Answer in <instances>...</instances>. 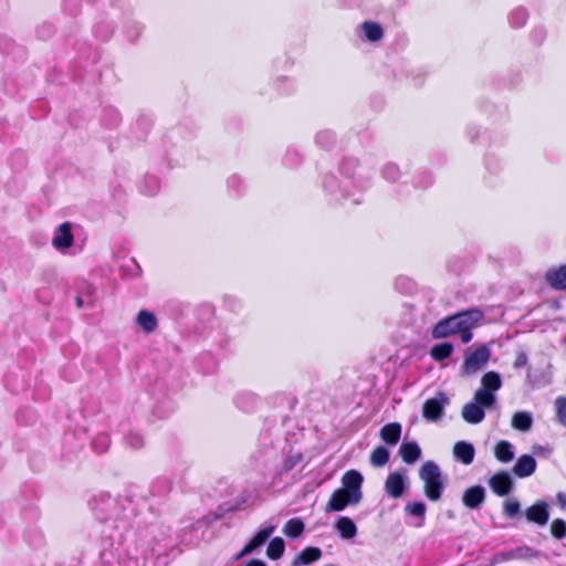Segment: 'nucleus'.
Listing matches in <instances>:
<instances>
[{
  "mask_svg": "<svg viewBox=\"0 0 566 566\" xmlns=\"http://www.w3.org/2000/svg\"><path fill=\"white\" fill-rule=\"evenodd\" d=\"M304 527L305 525L301 518H291L284 525L283 533L289 537L296 538L303 534Z\"/></svg>",
  "mask_w": 566,
  "mask_h": 566,
  "instance_id": "27",
  "label": "nucleus"
},
{
  "mask_svg": "<svg viewBox=\"0 0 566 566\" xmlns=\"http://www.w3.org/2000/svg\"><path fill=\"white\" fill-rule=\"evenodd\" d=\"M379 436L386 443L395 446L401 437V424L398 422L387 423L380 429Z\"/></svg>",
  "mask_w": 566,
  "mask_h": 566,
  "instance_id": "14",
  "label": "nucleus"
},
{
  "mask_svg": "<svg viewBox=\"0 0 566 566\" xmlns=\"http://www.w3.org/2000/svg\"><path fill=\"white\" fill-rule=\"evenodd\" d=\"M335 530L344 539H352L357 534V526L354 521L347 516H340L335 523Z\"/></svg>",
  "mask_w": 566,
  "mask_h": 566,
  "instance_id": "16",
  "label": "nucleus"
},
{
  "mask_svg": "<svg viewBox=\"0 0 566 566\" xmlns=\"http://www.w3.org/2000/svg\"><path fill=\"white\" fill-rule=\"evenodd\" d=\"M522 548L509 551V552H502L495 555L494 559L495 562H506L514 558H521L523 557Z\"/></svg>",
  "mask_w": 566,
  "mask_h": 566,
  "instance_id": "38",
  "label": "nucleus"
},
{
  "mask_svg": "<svg viewBox=\"0 0 566 566\" xmlns=\"http://www.w3.org/2000/svg\"><path fill=\"white\" fill-rule=\"evenodd\" d=\"M525 517L528 522L545 525L549 518L548 504L543 500L535 502L525 511Z\"/></svg>",
  "mask_w": 566,
  "mask_h": 566,
  "instance_id": "9",
  "label": "nucleus"
},
{
  "mask_svg": "<svg viewBox=\"0 0 566 566\" xmlns=\"http://www.w3.org/2000/svg\"><path fill=\"white\" fill-rule=\"evenodd\" d=\"M536 467V460L532 455L523 454L516 460L513 467V473L517 478H527L535 472Z\"/></svg>",
  "mask_w": 566,
  "mask_h": 566,
  "instance_id": "12",
  "label": "nucleus"
},
{
  "mask_svg": "<svg viewBox=\"0 0 566 566\" xmlns=\"http://www.w3.org/2000/svg\"><path fill=\"white\" fill-rule=\"evenodd\" d=\"M526 20L527 11L524 8L515 9L510 15V23L515 28L523 27Z\"/></svg>",
  "mask_w": 566,
  "mask_h": 566,
  "instance_id": "35",
  "label": "nucleus"
},
{
  "mask_svg": "<svg viewBox=\"0 0 566 566\" xmlns=\"http://www.w3.org/2000/svg\"><path fill=\"white\" fill-rule=\"evenodd\" d=\"M76 305H77L78 307H82V305H83V301H82V298H81V297H77V298H76Z\"/></svg>",
  "mask_w": 566,
  "mask_h": 566,
  "instance_id": "46",
  "label": "nucleus"
},
{
  "mask_svg": "<svg viewBox=\"0 0 566 566\" xmlns=\"http://www.w3.org/2000/svg\"><path fill=\"white\" fill-rule=\"evenodd\" d=\"M111 443L109 436L107 433H98L92 440V448L97 453H103L107 451Z\"/></svg>",
  "mask_w": 566,
  "mask_h": 566,
  "instance_id": "33",
  "label": "nucleus"
},
{
  "mask_svg": "<svg viewBox=\"0 0 566 566\" xmlns=\"http://www.w3.org/2000/svg\"><path fill=\"white\" fill-rule=\"evenodd\" d=\"M454 457L463 464H471L474 460V447L465 441H459L453 448Z\"/></svg>",
  "mask_w": 566,
  "mask_h": 566,
  "instance_id": "15",
  "label": "nucleus"
},
{
  "mask_svg": "<svg viewBox=\"0 0 566 566\" xmlns=\"http://www.w3.org/2000/svg\"><path fill=\"white\" fill-rule=\"evenodd\" d=\"M390 453L387 448L379 446L370 454V463L375 468H382L389 461Z\"/></svg>",
  "mask_w": 566,
  "mask_h": 566,
  "instance_id": "29",
  "label": "nucleus"
},
{
  "mask_svg": "<svg viewBox=\"0 0 566 566\" xmlns=\"http://www.w3.org/2000/svg\"><path fill=\"white\" fill-rule=\"evenodd\" d=\"M486 497L485 489L482 485L468 488L462 495V503L470 510H479Z\"/></svg>",
  "mask_w": 566,
  "mask_h": 566,
  "instance_id": "8",
  "label": "nucleus"
},
{
  "mask_svg": "<svg viewBox=\"0 0 566 566\" xmlns=\"http://www.w3.org/2000/svg\"><path fill=\"white\" fill-rule=\"evenodd\" d=\"M405 511L407 514L411 516L419 517L421 520V523H419V526L423 524L427 506L423 502H412L408 503L405 506Z\"/></svg>",
  "mask_w": 566,
  "mask_h": 566,
  "instance_id": "31",
  "label": "nucleus"
},
{
  "mask_svg": "<svg viewBox=\"0 0 566 566\" xmlns=\"http://www.w3.org/2000/svg\"><path fill=\"white\" fill-rule=\"evenodd\" d=\"M454 350V347L451 343L443 342L434 345L430 349V356L436 361H442L447 358H449Z\"/></svg>",
  "mask_w": 566,
  "mask_h": 566,
  "instance_id": "24",
  "label": "nucleus"
},
{
  "mask_svg": "<svg viewBox=\"0 0 566 566\" xmlns=\"http://www.w3.org/2000/svg\"><path fill=\"white\" fill-rule=\"evenodd\" d=\"M556 417L564 427H566V397H558L555 400Z\"/></svg>",
  "mask_w": 566,
  "mask_h": 566,
  "instance_id": "36",
  "label": "nucleus"
},
{
  "mask_svg": "<svg viewBox=\"0 0 566 566\" xmlns=\"http://www.w3.org/2000/svg\"><path fill=\"white\" fill-rule=\"evenodd\" d=\"M361 28L365 36L371 42L379 41L384 35L382 28L376 22L366 21L361 24Z\"/></svg>",
  "mask_w": 566,
  "mask_h": 566,
  "instance_id": "28",
  "label": "nucleus"
},
{
  "mask_svg": "<svg viewBox=\"0 0 566 566\" xmlns=\"http://www.w3.org/2000/svg\"><path fill=\"white\" fill-rule=\"evenodd\" d=\"M127 444L130 446L133 449H139L144 444L143 437L137 432H130L126 437Z\"/></svg>",
  "mask_w": 566,
  "mask_h": 566,
  "instance_id": "40",
  "label": "nucleus"
},
{
  "mask_svg": "<svg viewBox=\"0 0 566 566\" xmlns=\"http://www.w3.org/2000/svg\"><path fill=\"white\" fill-rule=\"evenodd\" d=\"M533 418L530 412L518 411L513 415L512 427L520 431H528L532 428Z\"/></svg>",
  "mask_w": 566,
  "mask_h": 566,
  "instance_id": "23",
  "label": "nucleus"
},
{
  "mask_svg": "<svg viewBox=\"0 0 566 566\" xmlns=\"http://www.w3.org/2000/svg\"><path fill=\"white\" fill-rule=\"evenodd\" d=\"M474 403L481 408H494L496 402V396L494 392L486 390L485 388H479L474 394Z\"/></svg>",
  "mask_w": 566,
  "mask_h": 566,
  "instance_id": "22",
  "label": "nucleus"
},
{
  "mask_svg": "<svg viewBox=\"0 0 566 566\" xmlns=\"http://www.w3.org/2000/svg\"><path fill=\"white\" fill-rule=\"evenodd\" d=\"M245 566H268V565L261 559H251L247 563Z\"/></svg>",
  "mask_w": 566,
  "mask_h": 566,
  "instance_id": "44",
  "label": "nucleus"
},
{
  "mask_svg": "<svg viewBox=\"0 0 566 566\" xmlns=\"http://www.w3.org/2000/svg\"><path fill=\"white\" fill-rule=\"evenodd\" d=\"M449 405L446 392L439 391L433 398L427 399L422 407V416L426 420L436 422L443 416L444 408Z\"/></svg>",
  "mask_w": 566,
  "mask_h": 566,
  "instance_id": "4",
  "label": "nucleus"
},
{
  "mask_svg": "<svg viewBox=\"0 0 566 566\" xmlns=\"http://www.w3.org/2000/svg\"><path fill=\"white\" fill-rule=\"evenodd\" d=\"M250 553H245V546L234 556V560H239L240 558L249 555Z\"/></svg>",
  "mask_w": 566,
  "mask_h": 566,
  "instance_id": "45",
  "label": "nucleus"
},
{
  "mask_svg": "<svg viewBox=\"0 0 566 566\" xmlns=\"http://www.w3.org/2000/svg\"><path fill=\"white\" fill-rule=\"evenodd\" d=\"M546 281L555 290H566V265L548 271Z\"/></svg>",
  "mask_w": 566,
  "mask_h": 566,
  "instance_id": "21",
  "label": "nucleus"
},
{
  "mask_svg": "<svg viewBox=\"0 0 566 566\" xmlns=\"http://www.w3.org/2000/svg\"><path fill=\"white\" fill-rule=\"evenodd\" d=\"M73 240L72 224L64 222L56 229L52 244L57 251H64L72 247Z\"/></svg>",
  "mask_w": 566,
  "mask_h": 566,
  "instance_id": "10",
  "label": "nucleus"
},
{
  "mask_svg": "<svg viewBox=\"0 0 566 566\" xmlns=\"http://www.w3.org/2000/svg\"><path fill=\"white\" fill-rule=\"evenodd\" d=\"M399 454L407 464H412L421 457V449L415 441L403 442L399 448Z\"/></svg>",
  "mask_w": 566,
  "mask_h": 566,
  "instance_id": "18",
  "label": "nucleus"
},
{
  "mask_svg": "<svg viewBox=\"0 0 566 566\" xmlns=\"http://www.w3.org/2000/svg\"><path fill=\"white\" fill-rule=\"evenodd\" d=\"M489 486L497 496H506L514 490V481L507 471L501 470L489 479Z\"/></svg>",
  "mask_w": 566,
  "mask_h": 566,
  "instance_id": "6",
  "label": "nucleus"
},
{
  "mask_svg": "<svg viewBox=\"0 0 566 566\" xmlns=\"http://www.w3.org/2000/svg\"><path fill=\"white\" fill-rule=\"evenodd\" d=\"M484 417H485V412H484L483 408H481L473 401L464 405L462 408V418L468 423H472V424L480 423L483 421Z\"/></svg>",
  "mask_w": 566,
  "mask_h": 566,
  "instance_id": "17",
  "label": "nucleus"
},
{
  "mask_svg": "<svg viewBox=\"0 0 566 566\" xmlns=\"http://www.w3.org/2000/svg\"><path fill=\"white\" fill-rule=\"evenodd\" d=\"M556 500L562 509L566 507V495L564 493H562V492L557 493Z\"/></svg>",
  "mask_w": 566,
  "mask_h": 566,
  "instance_id": "43",
  "label": "nucleus"
},
{
  "mask_svg": "<svg viewBox=\"0 0 566 566\" xmlns=\"http://www.w3.org/2000/svg\"><path fill=\"white\" fill-rule=\"evenodd\" d=\"M448 516L453 518L454 517V514L452 512H448Z\"/></svg>",
  "mask_w": 566,
  "mask_h": 566,
  "instance_id": "47",
  "label": "nucleus"
},
{
  "mask_svg": "<svg viewBox=\"0 0 566 566\" xmlns=\"http://www.w3.org/2000/svg\"><path fill=\"white\" fill-rule=\"evenodd\" d=\"M334 140L335 136L329 130H323L316 135V143L323 148H328L329 146H332L334 144Z\"/></svg>",
  "mask_w": 566,
  "mask_h": 566,
  "instance_id": "37",
  "label": "nucleus"
},
{
  "mask_svg": "<svg viewBox=\"0 0 566 566\" xmlns=\"http://www.w3.org/2000/svg\"><path fill=\"white\" fill-rule=\"evenodd\" d=\"M285 551V543L281 537H274L268 545L266 556L270 559H279L283 556Z\"/></svg>",
  "mask_w": 566,
  "mask_h": 566,
  "instance_id": "30",
  "label": "nucleus"
},
{
  "mask_svg": "<svg viewBox=\"0 0 566 566\" xmlns=\"http://www.w3.org/2000/svg\"><path fill=\"white\" fill-rule=\"evenodd\" d=\"M363 481L364 478L360 472L356 470H349L343 475L342 488L339 489L345 491L350 496L352 502H360L363 499Z\"/></svg>",
  "mask_w": 566,
  "mask_h": 566,
  "instance_id": "5",
  "label": "nucleus"
},
{
  "mask_svg": "<svg viewBox=\"0 0 566 566\" xmlns=\"http://www.w3.org/2000/svg\"><path fill=\"white\" fill-rule=\"evenodd\" d=\"M494 455L502 463L511 462L515 457L513 444L506 440H501L494 448Z\"/></svg>",
  "mask_w": 566,
  "mask_h": 566,
  "instance_id": "20",
  "label": "nucleus"
},
{
  "mask_svg": "<svg viewBox=\"0 0 566 566\" xmlns=\"http://www.w3.org/2000/svg\"><path fill=\"white\" fill-rule=\"evenodd\" d=\"M551 534L556 539H563L566 537V521L563 518H555L551 524Z\"/></svg>",
  "mask_w": 566,
  "mask_h": 566,
  "instance_id": "34",
  "label": "nucleus"
},
{
  "mask_svg": "<svg viewBox=\"0 0 566 566\" xmlns=\"http://www.w3.org/2000/svg\"><path fill=\"white\" fill-rule=\"evenodd\" d=\"M396 286L406 293H410L412 291L413 284L408 279H398L396 281Z\"/></svg>",
  "mask_w": 566,
  "mask_h": 566,
  "instance_id": "42",
  "label": "nucleus"
},
{
  "mask_svg": "<svg viewBox=\"0 0 566 566\" xmlns=\"http://www.w3.org/2000/svg\"><path fill=\"white\" fill-rule=\"evenodd\" d=\"M536 449L538 450V452H542V447H537Z\"/></svg>",
  "mask_w": 566,
  "mask_h": 566,
  "instance_id": "49",
  "label": "nucleus"
},
{
  "mask_svg": "<svg viewBox=\"0 0 566 566\" xmlns=\"http://www.w3.org/2000/svg\"><path fill=\"white\" fill-rule=\"evenodd\" d=\"M536 449L538 450V452H542V447H537Z\"/></svg>",
  "mask_w": 566,
  "mask_h": 566,
  "instance_id": "48",
  "label": "nucleus"
},
{
  "mask_svg": "<svg viewBox=\"0 0 566 566\" xmlns=\"http://www.w3.org/2000/svg\"><path fill=\"white\" fill-rule=\"evenodd\" d=\"M407 488V478L402 472H392L386 479L385 490L387 494L394 499L401 497Z\"/></svg>",
  "mask_w": 566,
  "mask_h": 566,
  "instance_id": "7",
  "label": "nucleus"
},
{
  "mask_svg": "<svg viewBox=\"0 0 566 566\" xmlns=\"http://www.w3.org/2000/svg\"><path fill=\"white\" fill-rule=\"evenodd\" d=\"M527 363H528L527 354L524 350H518L516 353V358H515V361L513 364V367L515 369H520V368L525 367L527 365Z\"/></svg>",
  "mask_w": 566,
  "mask_h": 566,
  "instance_id": "41",
  "label": "nucleus"
},
{
  "mask_svg": "<svg viewBox=\"0 0 566 566\" xmlns=\"http://www.w3.org/2000/svg\"><path fill=\"white\" fill-rule=\"evenodd\" d=\"M359 502H352L350 496L343 490H335L325 507V512H340L348 505H356Z\"/></svg>",
  "mask_w": 566,
  "mask_h": 566,
  "instance_id": "11",
  "label": "nucleus"
},
{
  "mask_svg": "<svg viewBox=\"0 0 566 566\" xmlns=\"http://www.w3.org/2000/svg\"><path fill=\"white\" fill-rule=\"evenodd\" d=\"M521 512V503L517 499H509L503 503V514L507 518H515Z\"/></svg>",
  "mask_w": 566,
  "mask_h": 566,
  "instance_id": "32",
  "label": "nucleus"
},
{
  "mask_svg": "<svg viewBox=\"0 0 566 566\" xmlns=\"http://www.w3.org/2000/svg\"><path fill=\"white\" fill-rule=\"evenodd\" d=\"M275 525H268L261 528L245 545V553H253L261 547L274 533Z\"/></svg>",
  "mask_w": 566,
  "mask_h": 566,
  "instance_id": "13",
  "label": "nucleus"
},
{
  "mask_svg": "<svg viewBox=\"0 0 566 566\" xmlns=\"http://www.w3.org/2000/svg\"><path fill=\"white\" fill-rule=\"evenodd\" d=\"M382 175L390 181H396L399 177V169L394 164H388L384 167Z\"/></svg>",
  "mask_w": 566,
  "mask_h": 566,
  "instance_id": "39",
  "label": "nucleus"
},
{
  "mask_svg": "<svg viewBox=\"0 0 566 566\" xmlns=\"http://www.w3.org/2000/svg\"><path fill=\"white\" fill-rule=\"evenodd\" d=\"M322 551L318 547H306L304 548L292 562V566L308 565L321 558Z\"/></svg>",
  "mask_w": 566,
  "mask_h": 566,
  "instance_id": "19",
  "label": "nucleus"
},
{
  "mask_svg": "<svg viewBox=\"0 0 566 566\" xmlns=\"http://www.w3.org/2000/svg\"><path fill=\"white\" fill-rule=\"evenodd\" d=\"M419 478L423 482L424 495L432 502H438L446 489L447 478L434 461H426L419 469Z\"/></svg>",
  "mask_w": 566,
  "mask_h": 566,
  "instance_id": "2",
  "label": "nucleus"
},
{
  "mask_svg": "<svg viewBox=\"0 0 566 566\" xmlns=\"http://www.w3.org/2000/svg\"><path fill=\"white\" fill-rule=\"evenodd\" d=\"M491 349L488 345L468 347L464 352V361L461 366L462 376H472L480 371L490 360Z\"/></svg>",
  "mask_w": 566,
  "mask_h": 566,
  "instance_id": "3",
  "label": "nucleus"
},
{
  "mask_svg": "<svg viewBox=\"0 0 566 566\" xmlns=\"http://www.w3.org/2000/svg\"><path fill=\"white\" fill-rule=\"evenodd\" d=\"M137 323L146 333H151L157 327L156 316L146 310L138 313Z\"/></svg>",
  "mask_w": 566,
  "mask_h": 566,
  "instance_id": "26",
  "label": "nucleus"
},
{
  "mask_svg": "<svg viewBox=\"0 0 566 566\" xmlns=\"http://www.w3.org/2000/svg\"><path fill=\"white\" fill-rule=\"evenodd\" d=\"M483 316V312L479 308L459 312L439 321L433 326L431 335L434 339L460 335L462 343L467 344L473 337L472 329L478 326Z\"/></svg>",
  "mask_w": 566,
  "mask_h": 566,
  "instance_id": "1",
  "label": "nucleus"
},
{
  "mask_svg": "<svg viewBox=\"0 0 566 566\" xmlns=\"http://www.w3.org/2000/svg\"><path fill=\"white\" fill-rule=\"evenodd\" d=\"M481 388H485L491 392L497 391L502 387V379L499 373L488 371L481 379Z\"/></svg>",
  "mask_w": 566,
  "mask_h": 566,
  "instance_id": "25",
  "label": "nucleus"
}]
</instances>
